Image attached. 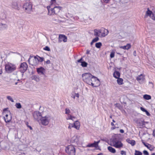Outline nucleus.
Instances as JSON below:
<instances>
[{
    "label": "nucleus",
    "mask_w": 155,
    "mask_h": 155,
    "mask_svg": "<svg viewBox=\"0 0 155 155\" xmlns=\"http://www.w3.org/2000/svg\"><path fill=\"white\" fill-rule=\"evenodd\" d=\"M110 145L116 148H120L123 147V144L121 141L116 137L112 139Z\"/></svg>",
    "instance_id": "f257e3e1"
},
{
    "label": "nucleus",
    "mask_w": 155,
    "mask_h": 155,
    "mask_svg": "<svg viewBox=\"0 0 155 155\" xmlns=\"http://www.w3.org/2000/svg\"><path fill=\"white\" fill-rule=\"evenodd\" d=\"M92 76V75L90 73H85L82 75L83 81L88 84H94L91 81Z\"/></svg>",
    "instance_id": "f03ea898"
},
{
    "label": "nucleus",
    "mask_w": 155,
    "mask_h": 155,
    "mask_svg": "<svg viewBox=\"0 0 155 155\" xmlns=\"http://www.w3.org/2000/svg\"><path fill=\"white\" fill-rule=\"evenodd\" d=\"M66 152L68 155H75V150L73 145H70L67 147L65 149Z\"/></svg>",
    "instance_id": "7ed1b4c3"
},
{
    "label": "nucleus",
    "mask_w": 155,
    "mask_h": 155,
    "mask_svg": "<svg viewBox=\"0 0 155 155\" xmlns=\"http://www.w3.org/2000/svg\"><path fill=\"white\" fill-rule=\"evenodd\" d=\"M16 67L15 65L12 63H8L6 64L5 69L6 71L8 73H10L15 70Z\"/></svg>",
    "instance_id": "20e7f679"
},
{
    "label": "nucleus",
    "mask_w": 155,
    "mask_h": 155,
    "mask_svg": "<svg viewBox=\"0 0 155 155\" xmlns=\"http://www.w3.org/2000/svg\"><path fill=\"white\" fill-rule=\"evenodd\" d=\"M42 124L44 126L47 125L49 123L51 119V117L49 115H47L44 117L42 116L40 118Z\"/></svg>",
    "instance_id": "39448f33"
},
{
    "label": "nucleus",
    "mask_w": 155,
    "mask_h": 155,
    "mask_svg": "<svg viewBox=\"0 0 155 155\" xmlns=\"http://www.w3.org/2000/svg\"><path fill=\"white\" fill-rule=\"evenodd\" d=\"M91 82L93 84H90V85H91L93 87H97L99 86L100 84V81L96 77L92 75V78L91 79Z\"/></svg>",
    "instance_id": "423d86ee"
},
{
    "label": "nucleus",
    "mask_w": 155,
    "mask_h": 155,
    "mask_svg": "<svg viewBox=\"0 0 155 155\" xmlns=\"http://www.w3.org/2000/svg\"><path fill=\"white\" fill-rule=\"evenodd\" d=\"M28 66L27 63L24 62L21 63L19 68V71L22 73V75H23V73L25 72L28 68Z\"/></svg>",
    "instance_id": "0eeeda50"
},
{
    "label": "nucleus",
    "mask_w": 155,
    "mask_h": 155,
    "mask_svg": "<svg viewBox=\"0 0 155 155\" xmlns=\"http://www.w3.org/2000/svg\"><path fill=\"white\" fill-rule=\"evenodd\" d=\"M28 61L29 64L32 66L36 65L38 64V61L36 56L33 57L30 56Z\"/></svg>",
    "instance_id": "6e6552de"
},
{
    "label": "nucleus",
    "mask_w": 155,
    "mask_h": 155,
    "mask_svg": "<svg viewBox=\"0 0 155 155\" xmlns=\"http://www.w3.org/2000/svg\"><path fill=\"white\" fill-rule=\"evenodd\" d=\"M23 8L25 9L26 12L30 13L32 10V5L31 3L29 2L25 3L23 6Z\"/></svg>",
    "instance_id": "1a4fd4ad"
},
{
    "label": "nucleus",
    "mask_w": 155,
    "mask_h": 155,
    "mask_svg": "<svg viewBox=\"0 0 155 155\" xmlns=\"http://www.w3.org/2000/svg\"><path fill=\"white\" fill-rule=\"evenodd\" d=\"M37 71L38 74L40 75H45V69L42 67L37 68Z\"/></svg>",
    "instance_id": "9d476101"
},
{
    "label": "nucleus",
    "mask_w": 155,
    "mask_h": 155,
    "mask_svg": "<svg viewBox=\"0 0 155 155\" xmlns=\"http://www.w3.org/2000/svg\"><path fill=\"white\" fill-rule=\"evenodd\" d=\"M67 37L63 35H60L59 36L58 42H60L62 41L64 42H66L67 41Z\"/></svg>",
    "instance_id": "9b49d317"
},
{
    "label": "nucleus",
    "mask_w": 155,
    "mask_h": 155,
    "mask_svg": "<svg viewBox=\"0 0 155 155\" xmlns=\"http://www.w3.org/2000/svg\"><path fill=\"white\" fill-rule=\"evenodd\" d=\"M33 116L34 118L38 120L39 119V117H42L41 113L38 111H35L33 113Z\"/></svg>",
    "instance_id": "f8f14e48"
},
{
    "label": "nucleus",
    "mask_w": 155,
    "mask_h": 155,
    "mask_svg": "<svg viewBox=\"0 0 155 155\" xmlns=\"http://www.w3.org/2000/svg\"><path fill=\"white\" fill-rule=\"evenodd\" d=\"M136 79L141 84L144 80L145 78L144 76L142 74H141Z\"/></svg>",
    "instance_id": "ddd939ff"
},
{
    "label": "nucleus",
    "mask_w": 155,
    "mask_h": 155,
    "mask_svg": "<svg viewBox=\"0 0 155 155\" xmlns=\"http://www.w3.org/2000/svg\"><path fill=\"white\" fill-rule=\"evenodd\" d=\"M71 127H74L77 129H78L80 127V123L78 121H76L74 123L71 124Z\"/></svg>",
    "instance_id": "4468645a"
},
{
    "label": "nucleus",
    "mask_w": 155,
    "mask_h": 155,
    "mask_svg": "<svg viewBox=\"0 0 155 155\" xmlns=\"http://www.w3.org/2000/svg\"><path fill=\"white\" fill-rule=\"evenodd\" d=\"M72 141L73 143H75L78 144L79 143V137L77 136H74L72 138Z\"/></svg>",
    "instance_id": "2eb2a0df"
},
{
    "label": "nucleus",
    "mask_w": 155,
    "mask_h": 155,
    "mask_svg": "<svg viewBox=\"0 0 155 155\" xmlns=\"http://www.w3.org/2000/svg\"><path fill=\"white\" fill-rule=\"evenodd\" d=\"M61 7L60 6H55L53 8V10H54V13L57 15L60 12V10L61 9Z\"/></svg>",
    "instance_id": "dca6fc26"
},
{
    "label": "nucleus",
    "mask_w": 155,
    "mask_h": 155,
    "mask_svg": "<svg viewBox=\"0 0 155 155\" xmlns=\"http://www.w3.org/2000/svg\"><path fill=\"white\" fill-rule=\"evenodd\" d=\"M47 8L48 9V15H54V14H55L54 13V10H53V8H51V9L50 7V6H47Z\"/></svg>",
    "instance_id": "f3484780"
},
{
    "label": "nucleus",
    "mask_w": 155,
    "mask_h": 155,
    "mask_svg": "<svg viewBox=\"0 0 155 155\" xmlns=\"http://www.w3.org/2000/svg\"><path fill=\"white\" fill-rule=\"evenodd\" d=\"M126 140L127 143L130 144L132 146H134L136 142L134 140H131L129 138H127Z\"/></svg>",
    "instance_id": "a211bd4d"
},
{
    "label": "nucleus",
    "mask_w": 155,
    "mask_h": 155,
    "mask_svg": "<svg viewBox=\"0 0 155 155\" xmlns=\"http://www.w3.org/2000/svg\"><path fill=\"white\" fill-rule=\"evenodd\" d=\"M103 30V34L101 35L102 37H104L107 35L108 33V30L105 29V28H102Z\"/></svg>",
    "instance_id": "6ab92c4d"
},
{
    "label": "nucleus",
    "mask_w": 155,
    "mask_h": 155,
    "mask_svg": "<svg viewBox=\"0 0 155 155\" xmlns=\"http://www.w3.org/2000/svg\"><path fill=\"white\" fill-rule=\"evenodd\" d=\"M120 73L118 71H115L113 73V75L114 77L116 78H119L120 76Z\"/></svg>",
    "instance_id": "aec40b11"
},
{
    "label": "nucleus",
    "mask_w": 155,
    "mask_h": 155,
    "mask_svg": "<svg viewBox=\"0 0 155 155\" xmlns=\"http://www.w3.org/2000/svg\"><path fill=\"white\" fill-rule=\"evenodd\" d=\"M131 47V45L130 44H127V45L124 46H121L120 47V48L123 49H124L128 50Z\"/></svg>",
    "instance_id": "412c9836"
},
{
    "label": "nucleus",
    "mask_w": 155,
    "mask_h": 155,
    "mask_svg": "<svg viewBox=\"0 0 155 155\" xmlns=\"http://www.w3.org/2000/svg\"><path fill=\"white\" fill-rule=\"evenodd\" d=\"M108 150L112 153H115L116 152L115 149L111 146H109L107 147Z\"/></svg>",
    "instance_id": "4be33fe9"
},
{
    "label": "nucleus",
    "mask_w": 155,
    "mask_h": 155,
    "mask_svg": "<svg viewBox=\"0 0 155 155\" xmlns=\"http://www.w3.org/2000/svg\"><path fill=\"white\" fill-rule=\"evenodd\" d=\"M12 7V8L17 10H18V5L17 2H13Z\"/></svg>",
    "instance_id": "5701e85b"
},
{
    "label": "nucleus",
    "mask_w": 155,
    "mask_h": 155,
    "mask_svg": "<svg viewBox=\"0 0 155 155\" xmlns=\"http://www.w3.org/2000/svg\"><path fill=\"white\" fill-rule=\"evenodd\" d=\"M8 26L6 24L0 23V30L5 29Z\"/></svg>",
    "instance_id": "b1692460"
},
{
    "label": "nucleus",
    "mask_w": 155,
    "mask_h": 155,
    "mask_svg": "<svg viewBox=\"0 0 155 155\" xmlns=\"http://www.w3.org/2000/svg\"><path fill=\"white\" fill-rule=\"evenodd\" d=\"M31 78L32 80H34L37 82H38L40 81L39 77L35 75H33L31 76Z\"/></svg>",
    "instance_id": "393cba45"
},
{
    "label": "nucleus",
    "mask_w": 155,
    "mask_h": 155,
    "mask_svg": "<svg viewBox=\"0 0 155 155\" xmlns=\"http://www.w3.org/2000/svg\"><path fill=\"white\" fill-rule=\"evenodd\" d=\"M117 81L118 84L119 85H122L124 84L123 82V79L119 78H117Z\"/></svg>",
    "instance_id": "a878e982"
},
{
    "label": "nucleus",
    "mask_w": 155,
    "mask_h": 155,
    "mask_svg": "<svg viewBox=\"0 0 155 155\" xmlns=\"http://www.w3.org/2000/svg\"><path fill=\"white\" fill-rule=\"evenodd\" d=\"M6 123L9 122L11 120L12 118V115H9L8 117H4Z\"/></svg>",
    "instance_id": "bb28decb"
},
{
    "label": "nucleus",
    "mask_w": 155,
    "mask_h": 155,
    "mask_svg": "<svg viewBox=\"0 0 155 155\" xmlns=\"http://www.w3.org/2000/svg\"><path fill=\"white\" fill-rule=\"evenodd\" d=\"M153 14L152 12L149 10V9L148 8L147 9V11L146 12V15L147 16H149L150 17H151V15Z\"/></svg>",
    "instance_id": "cd10ccee"
},
{
    "label": "nucleus",
    "mask_w": 155,
    "mask_h": 155,
    "mask_svg": "<svg viewBox=\"0 0 155 155\" xmlns=\"http://www.w3.org/2000/svg\"><path fill=\"white\" fill-rule=\"evenodd\" d=\"M94 35L97 37H102L101 35V34H99L98 33V30L96 29H95L94 30Z\"/></svg>",
    "instance_id": "c85d7f7f"
},
{
    "label": "nucleus",
    "mask_w": 155,
    "mask_h": 155,
    "mask_svg": "<svg viewBox=\"0 0 155 155\" xmlns=\"http://www.w3.org/2000/svg\"><path fill=\"white\" fill-rule=\"evenodd\" d=\"M143 98L144 99L147 100H149L151 99V96L148 94H145L143 96Z\"/></svg>",
    "instance_id": "c756f323"
},
{
    "label": "nucleus",
    "mask_w": 155,
    "mask_h": 155,
    "mask_svg": "<svg viewBox=\"0 0 155 155\" xmlns=\"http://www.w3.org/2000/svg\"><path fill=\"white\" fill-rule=\"evenodd\" d=\"M38 57V58H37V61H38H38H40V62H42L44 60V58L43 57H41L38 56H37Z\"/></svg>",
    "instance_id": "7c9ffc66"
},
{
    "label": "nucleus",
    "mask_w": 155,
    "mask_h": 155,
    "mask_svg": "<svg viewBox=\"0 0 155 155\" xmlns=\"http://www.w3.org/2000/svg\"><path fill=\"white\" fill-rule=\"evenodd\" d=\"M102 46V43L100 42L97 43L95 44V47L97 48H99Z\"/></svg>",
    "instance_id": "2f4dec72"
},
{
    "label": "nucleus",
    "mask_w": 155,
    "mask_h": 155,
    "mask_svg": "<svg viewBox=\"0 0 155 155\" xmlns=\"http://www.w3.org/2000/svg\"><path fill=\"white\" fill-rule=\"evenodd\" d=\"M87 63L85 61H83V62L81 63V65L82 67H85L87 66Z\"/></svg>",
    "instance_id": "473e14b6"
},
{
    "label": "nucleus",
    "mask_w": 155,
    "mask_h": 155,
    "mask_svg": "<svg viewBox=\"0 0 155 155\" xmlns=\"http://www.w3.org/2000/svg\"><path fill=\"white\" fill-rule=\"evenodd\" d=\"M142 153L141 152L137 150H135V155H142Z\"/></svg>",
    "instance_id": "72a5a7b5"
},
{
    "label": "nucleus",
    "mask_w": 155,
    "mask_h": 155,
    "mask_svg": "<svg viewBox=\"0 0 155 155\" xmlns=\"http://www.w3.org/2000/svg\"><path fill=\"white\" fill-rule=\"evenodd\" d=\"M15 106L18 109H20L21 107V106L20 103H17L15 104Z\"/></svg>",
    "instance_id": "f704fd0d"
},
{
    "label": "nucleus",
    "mask_w": 155,
    "mask_h": 155,
    "mask_svg": "<svg viewBox=\"0 0 155 155\" xmlns=\"http://www.w3.org/2000/svg\"><path fill=\"white\" fill-rule=\"evenodd\" d=\"M5 113L6 114L5 117H8L9 115H11V113L10 111H7V112H6Z\"/></svg>",
    "instance_id": "c9c22d12"
},
{
    "label": "nucleus",
    "mask_w": 155,
    "mask_h": 155,
    "mask_svg": "<svg viewBox=\"0 0 155 155\" xmlns=\"http://www.w3.org/2000/svg\"><path fill=\"white\" fill-rule=\"evenodd\" d=\"M7 98L8 100L11 101L12 102H14L13 100L10 96H7Z\"/></svg>",
    "instance_id": "e433bc0d"
},
{
    "label": "nucleus",
    "mask_w": 155,
    "mask_h": 155,
    "mask_svg": "<svg viewBox=\"0 0 155 155\" xmlns=\"http://www.w3.org/2000/svg\"><path fill=\"white\" fill-rule=\"evenodd\" d=\"M68 115V116L67 118V120L71 119L73 120V119L75 118V117H74L72 116L71 115Z\"/></svg>",
    "instance_id": "4c0bfd02"
},
{
    "label": "nucleus",
    "mask_w": 155,
    "mask_h": 155,
    "mask_svg": "<svg viewBox=\"0 0 155 155\" xmlns=\"http://www.w3.org/2000/svg\"><path fill=\"white\" fill-rule=\"evenodd\" d=\"M65 113L66 114H69L71 112L70 110L68 108H66L65 109Z\"/></svg>",
    "instance_id": "58836bf2"
},
{
    "label": "nucleus",
    "mask_w": 155,
    "mask_h": 155,
    "mask_svg": "<svg viewBox=\"0 0 155 155\" xmlns=\"http://www.w3.org/2000/svg\"><path fill=\"white\" fill-rule=\"evenodd\" d=\"M142 143L144 145L147 147H148V146H150V144H149L147 143H146L143 142V140H142Z\"/></svg>",
    "instance_id": "ea45409f"
},
{
    "label": "nucleus",
    "mask_w": 155,
    "mask_h": 155,
    "mask_svg": "<svg viewBox=\"0 0 155 155\" xmlns=\"http://www.w3.org/2000/svg\"><path fill=\"white\" fill-rule=\"evenodd\" d=\"M99 40V38L98 37H96L95 38L93 39L92 41L94 43L95 42H97Z\"/></svg>",
    "instance_id": "a19ab883"
},
{
    "label": "nucleus",
    "mask_w": 155,
    "mask_h": 155,
    "mask_svg": "<svg viewBox=\"0 0 155 155\" xmlns=\"http://www.w3.org/2000/svg\"><path fill=\"white\" fill-rule=\"evenodd\" d=\"M98 32L99 34L102 35L103 34L102 28L100 30H98Z\"/></svg>",
    "instance_id": "79ce46f5"
},
{
    "label": "nucleus",
    "mask_w": 155,
    "mask_h": 155,
    "mask_svg": "<svg viewBox=\"0 0 155 155\" xmlns=\"http://www.w3.org/2000/svg\"><path fill=\"white\" fill-rule=\"evenodd\" d=\"M43 49L46 51H50V48L48 47V46H45Z\"/></svg>",
    "instance_id": "37998d69"
},
{
    "label": "nucleus",
    "mask_w": 155,
    "mask_h": 155,
    "mask_svg": "<svg viewBox=\"0 0 155 155\" xmlns=\"http://www.w3.org/2000/svg\"><path fill=\"white\" fill-rule=\"evenodd\" d=\"M86 147H94V146L93 144L92 143H89L88 145L86 146Z\"/></svg>",
    "instance_id": "c03bdc74"
},
{
    "label": "nucleus",
    "mask_w": 155,
    "mask_h": 155,
    "mask_svg": "<svg viewBox=\"0 0 155 155\" xmlns=\"http://www.w3.org/2000/svg\"><path fill=\"white\" fill-rule=\"evenodd\" d=\"M114 53L113 52H111L110 55V57L111 58H112L114 57Z\"/></svg>",
    "instance_id": "a18cd8bd"
},
{
    "label": "nucleus",
    "mask_w": 155,
    "mask_h": 155,
    "mask_svg": "<svg viewBox=\"0 0 155 155\" xmlns=\"http://www.w3.org/2000/svg\"><path fill=\"white\" fill-rule=\"evenodd\" d=\"M145 122L143 120H140L139 121V123L141 124H142V126H143V125H145Z\"/></svg>",
    "instance_id": "49530a36"
},
{
    "label": "nucleus",
    "mask_w": 155,
    "mask_h": 155,
    "mask_svg": "<svg viewBox=\"0 0 155 155\" xmlns=\"http://www.w3.org/2000/svg\"><path fill=\"white\" fill-rule=\"evenodd\" d=\"M143 153L144 155H149V154L148 152L146 150H143Z\"/></svg>",
    "instance_id": "de8ad7c7"
},
{
    "label": "nucleus",
    "mask_w": 155,
    "mask_h": 155,
    "mask_svg": "<svg viewBox=\"0 0 155 155\" xmlns=\"http://www.w3.org/2000/svg\"><path fill=\"white\" fill-rule=\"evenodd\" d=\"M56 1L55 0H51V6H52V4L55 3Z\"/></svg>",
    "instance_id": "09e8293b"
},
{
    "label": "nucleus",
    "mask_w": 155,
    "mask_h": 155,
    "mask_svg": "<svg viewBox=\"0 0 155 155\" xmlns=\"http://www.w3.org/2000/svg\"><path fill=\"white\" fill-rule=\"evenodd\" d=\"M149 149L150 151H152L153 150V148L152 146L150 145V147L149 146H148V147H147Z\"/></svg>",
    "instance_id": "8fccbe9b"
},
{
    "label": "nucleus",
    "mask_w": 155,
    "mask_h": 155,
    "mask_svg": "<svg viewBox=\"0 0 155 155\" xmlns=\"http://www.w3.org/2000/svg\"><path fill=\"white\" fill-rule=\"evenodd\" d=\"M120 154L122 155H126V152L125 151L122 150L121 151Z\"/></svg>",
    "instance_id": "3c124183"
},
{
    "label": "nucleus",
    "mask_w": 155,
    "mask_h": 155,
    "mask_svg": "<svg viewBox=\"0 0 155 155\" xmlns=\"http://www.w3.org/2000/svg\"><path fill=\"white\" fill-rule=\"evenodd\" d=\"M92 144H93L94 147L97 148L98 146V145L97 144L96 141H94V142L93 143H92Z\"/></svg>",
    "instance_id": "603ef678"
},
{
    "label": "nucleus",
    "mask_w": 155,
    "mask_h": 155,
    "mask_svg": "<svg viewBox=\"0 0 155 155\" xmlns=\"http://www.w3.org/2000/svg\"><path fill=\"white\" fill-rule=\"evenodd\" d=\"M83 60V57H81L80 59L78 60L77 61L78 62L81 63L83 61H82Z\"/></svg>",
    "instance_id": "864d4df0"
},
{
    "label": "nucleus",
    "mask_w": 155,
    "mask_h": 155,
    "mask_svg": "<svg viewBox=\"0 0 155 155\" xmlns=\"http://www.w3.org/2000/svg\"><path fill=\"white\" fill-rule=\"evenodd\" d=\"M8 109V108H5L3 109V111L4 114L6 113V112H7V111H8V110H7Z\"/></svg>",
    "instance_id": "5fc2aeb1"
},
{
    "label": "nucleus",
    "mask_w": 155,
    "mask_h": 155,
    "mask_svg": "<svg viewBox=\"0 0 155 155\" xmlns=\"http://www.w3.org/2000/svg\"><path fill=\"white\" fill-rule=\"evenodd\" d=\"M140 109L141 110L144 112H145L147 110L145 108L142 107H140Z\"/></svg>",
    "instance_id": "6e6d98bb"
},
{
    "label": "nucleus",
    "mask_w": 155,
    "mask_h": 155,
    "mask_svg": "<svg viewBox=\"0 0 155 155\" xmlns=\"http://www.w3.org/2000/svg\"><path fill=\"white\" fill-rule=\"evenodd\" d=\"M151 18L154 20H155V17L153 13L151 15V17H150Z\"/></svg>",
    "instance_id": "4d7b16f0"
},
{
    "label": "nucleus",
    "mask_w": 155,
    "mask_h": 155,
    "mask_svg": "<svg viewBox=\"0 0 155 155\" xmlns=\"http://www.w3.org/2000/svg\"><path fill=\"white\" fill-rule=\"evenodd\" d=\"M146 113V114L148 116H149L150 115V114L148 112V111L147 110H146V111L145 112Z\"/></svg>",
    "instance_id": "13d9d810"
},
{
    "label": "nucleus",
    "mask_w": 155,
    "mask_h": 155,
    "mask_svg": "<svg viewBox=\"0 0 155 155\" xmlns=\"http://www.w3.org/2000/svg\"><path fill=\"white\" fill-rule=\"evenodd\" d=\"M46 64H48L50 63V61L49 60H48L47 61L45 62Z\"/></svg>",
    "instance_id": "bf43d9fd"
},
{
    "label": "nucleus",
    "mask_w": 155,
    "mask_h": 155,
    "mask_svg": "<svg viewBox=\"0 0 155 155\" xmlns=\"http://www.w3.org/2000/svg\"><path fill=\"white\" fill-rule=\"evenodd\" d=\"M104 2L106 3H108L109 0H103Z\"/></svg>",
    "instance_id": "052dcab7"
},
{
    "label": "nucleus",
    "mask_w": 155,
    "mask_h": 155,
    "mask_svg": "<svg viewBox=\"0 0 155 155\" xmlns=\"http://www.w3.org/2000/svg\"><path fill=\"white\" fill-rule=\"evenodd\" d=\"M75 97H76L78 98L79 97V95L78 94V93L75 94Z\"/></svg>",
    "instance_id": "680f3d73"
},
{
    "label": "nucleus",
    "mask_w": 155,
    "mask_h": 155,
    "mask_svg": "<svg viewBox=\"0 0 155 155\" xmlns=\"http://www.w3.org/2000/svg\"><path fill=\"white\" fill-rule=\"evenodd\" d=\"M153 136L155 137V129L153 131Z\"/></svg>",
    "instance_id": "e2e57ef3"
},
{
    "label": "nucleus",
    "mask_w": 155,
    "mask_h": 155,
    "mask_svg": "<svg viewBox=\"0 0 155 155\" xmlns=\"http://www.w3.org/2000/svg\"><path fill=\"white\" fill-rule=\"evenodd\" d=\"M120 131L121 133H124V130L123 129L120 130Z\"/></svg>",
    "instance_id": "0e129e2a"
},
{
    "label": "nucleus",
    "mask_w": 155,
    "mask_h": 155,
    "mask_svg": "<svg viewBox=\"0 0 155 155\" xmlns=\"http://www.w3.org/2000/svg\"><path fill=\"white\" fill-rule=\"evenodd\" d=\"M90 51L88 50H87V51H86V54H89V53H90Z\"/></svg>",
    "instance_id": "69168bd1"
},
{
    "label": "nucleus",
    "mask_w": 155,
    "mask_h": 155,
    "mask_svg": "<svg viewBox=\"0 0 155 155\" xmlns=\"http://www.w3.org/2000/svg\"><path fill=\"white\" fill-rule=\"evenodd\" d=\"M27 126L30 128L31 130H32V127L31 126L28 125Z\"/></svg>",
    "instance_id": "338daca9"
},
{
    "label": "nucleus",
    "mask_w": 155,
    "mask_h": 155,
    "mask_svg": "<svg viewBox=\"0 0 155 155\" xmlns=\"http://www.w3.org/2000/svg\"><path fill=\"white\" fill-rule=\"evenodd\" d=\"M71 97L74 98V99H75V95H73V94H72V95L71 96Z\"/></svg>",
    "instance_id": "774afa93"
}]
</instances>
